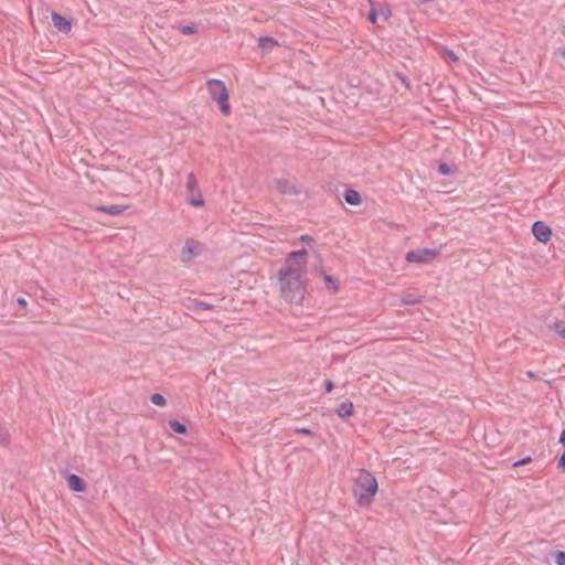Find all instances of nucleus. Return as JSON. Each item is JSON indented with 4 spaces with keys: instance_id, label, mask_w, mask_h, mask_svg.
I'll return each instance as SVG.
<instances>
[{
    "instance_id": "18",
    "label": "nucleus",
    "mask_w": 565,
    "mask_h": 565,
    "mask_svg": "<svg viewBox=\"0 0 565 565\" xmlns=\"http://www.w3.org/2000/svg\"><path fill=\"white\" fill-rule=\"evenodd\" d=\"M179 31L183 35H191L198 32V25L195 23L180 25Z\"/></svg>"
},
{
    "instance_id": "19",
    "label": "nucleus",
    "mask_w": 565,
    "mask_h": 565,
    "mask_svg": "<svg viewBox=\"0 0 565 565\" xmlns=\"http://www.w3.org/2000/svg\"><path fill=\"white\" fill-rule=\"evenodd\" d=\"M420 302V298L413 294H407L402 297V303L406 306L416 305Z\"/></svg>"
},
{
    "instance_id": "36",
    "label": "nucleus",
    "mask_w": 565,
    "mask_h": 565,
    "mask_svg": "<svg viewBox=\"0 0 565 565\" xmlns=\"http://www.w3.org/2000/svg\"><path fill=\"white\" fill-rule=\"evenodd\" d=\"M224 116H228L231 114V108H221Z\"/></svg>"
},
{
    "instance_id": "29",
    "label": "nucleus",
    "mask_w": 565,
    "mask_h": 565,
    "mask_svg": "<svg viewBox=\"0 0 565 565\" xmlns=\"http://www.w3.org/2000/svg\"><path fill=\"white\" fill-rule=\"evenodd\" d=\"M531 461H532L531 457H525L522 460L516 461L513 466H515V467L523 466V465L529 463Z\"/></svg>"
},
{
    "instance_id": "8",
    "label": "nucleus",
    "mask_w": 565,
    "mask_h": 565,
    "mask_svg": "<svg viewBox=\"0 0 565 565\" xmlns=\"http://www.w3.org/2000/svg\"><path fill=\"white\" fill-rule=\"evenodd\" d=\"M532 232L535 238L541 243H547L552 236L551 228L542 221H536L533 223Z\"/></svg>"
},
{
    "instance_id": "1",
    "label": "nucleus",
    "mask_w": 565,
    "mask_h": 565,
    "mask_svg": "<svg viewBox=\"0 0 565 565\" xmlns=\"http://www.w3.org/2000/svg\"><path fill=\"white\" fill-rule=\"evenodd\" d=\"M307 250L291 252L279 269L282 297L290 303L300 305L305 298L307 281Z\"/></svg>"
},
{
    "instance_id": "26",
    "label": "nucleus",
    "mask_w": 565,
    "mask_h": 565,
    "mask_svg": "<svg viewBox=\"0 0 565 565\" xmlns=\"http://www.w3.org/2000/svg\"><path fill=\"white\" fill-rule=\"evenodd\" d=\"M377 15H379L377 11L374 8H371V10L369 11V14H367V20L371 23H376Z\"/></svg>"
},
{
    "instance_id": "7",
    "label": "nucleus",
    "mask_w": 565,
    "mask_h": 565,
    "mask_svg": "<svg viewBox=\"0 0 565 565\" xmlns=\"http://www.w3.org/2000/svg\"><path fill=\"white\" fill-rule=\"evenodd\" d=\"M52 22L54 28L61 32L67 34L72 30L73 19L67 18L57 13L56 11H52L51 13Z\"/></svg>"
},
{
    "instance_id": "28",
    "label": "nucleus",
    "mask_w": 565,
    "mask_h": 565,
    "mask_svg": "<svg viewBox=\"0 0 565 565\" xmlns=\"http://www.w3.org/2000/svg\"><path fill=\"white\" fill-rule=\"evenodd\" d=\"M557 467L562 470H565V450L558 459Z\"/></svg>"
},
{
    "instance_id": "15",
    "label": "nucleus",
    "mask_w": 565,
    "mask_h": 565,
    "mask_svg": "<svg viewBox=\"0 0 565 565\" xmlns=\"http://www.w3.org/2000/svg\"><path fill=\"white\" fill-rule=\"evenodd\" d=\"M188 308L191 310H213L215 307L214 305L198 299H192L190 300V305L188 306Z\"/></svg>"
},
{
    "instance_id": "27",
    "label": "nucleus",
    "mask_w": 565,
    "mask_h": 565,
    "mask_svg": "<svg viewBox=\"0 0 565 565\" xmlns=\"http://www.w3.org/2000/svg\"><path fill=\"white\" fill-rule=\"evenodd\" d=\"M444 52H445V55L447 57H449L451 61L457 62L459 60L454 51L446 47Z\"/></svg>"
},
{
    "instance_id": "38",
    "label": "nucleus",
    "mask_w": 565,
    "mask_h": 565,
    "mask_svg": "<svg viewBox=\"0 0 565 565\" xmlns=\"http://www.w3.org/2000/svg\"><path fill=\"white\" fill-rule=\"evenodd\" d=\"M526 375H527L529 377H535V374H534L532 371H527V372H526Z\"/></svg>"
},
{
    "instance_id": "37",
    "label": "nucleus",
    "mask_w": 565,
    "mask_h": 565,
    "mask_svg": "<svg viewBox=\"0 0 565 565\" xmlns=\"http://www.w3.org/2000/svg\"><path fill=\"white\" fill-rule=\"evenodd\" d=\"M383 14H384L385 20H388V18L391 17V11L387 10L386 12H383Z\"/></svg>"
},
{
    "instance_id": "13",
    "label": "nucleus",
    "mask_w": 565,
    "mask_h": 565,
    "mask_svg": "<svg viewBox=\"0 0 565 565\" xmlns=\"http://www.w3.org/2000/svg\"><path fill=\"white\" fill-rule=\"evenodd\" d=\"M125 210H126V206H122V205H109V206L99 205V206H96V211L97 212L107 213L109 215H119Z\"/></svg>"
},
{
    "instance_id": "33",
    "label": "nucleus",
    "mask_w": 565,
    "mask_h": 565,
    "mask_svg": "<svg viewBox=\"0 0 565 565\" xmlns=\"http://www.w3.org/2000/svg\"><path fill=\"white\" fill-rule=\"evenodd\" d=\"M332 388H333V383H332V381H331V380H328V381L326 382V390H327V392H331V391H332Z\"/></svg>"
},
{
    "instance_id": "30",
    "label": "nucleus",
    "mask_w": 565,
    "mask_h": 565,
    "mask_svg": "<svg viewBox=\"0 0 565 565\" xmlns=\"http://www.w3.org/2000/svg\"><path fill=\"white\" fill-rule=\"evenodd\" d=\"M300 239H301L302 242H305V243H308V244H310V243H312V242H313V238H312L311 236L307 235V234L301 235Z\"/></svg>"
},
{
    "instance_id": "6",
    "label": "nucleus",
    "mask_w": 565,
    "mask_h": 565,
    "mask_svg": "<svg viewBox=\"0 0 565 565\" xmlns=\"http://www.w3.org/2000/svg\"><path fill=\"white\" fill-rule=\"evenodd\" d=\"M203 246L200 242L189 238L181 252V260L183 263H190L193 258L201 255Z\"/></svg>"
},
{
    "instance_id": "9",
    "label": "nucleus",
    "mask_w": 565,
    "mask_h": 565,
    "mask_svg": "<svg viewBox=\"0 0 565 565\" xmlns=\"http://www.w3.org/2000/svg\"><path fill=\"white\" fill-rule=\"evenodd\" d=\"M67 484L70 489L75 492H83L86 489V484L82 478L77 475H70L67 478Z\"/></svg>"
},
{
    "instance_id": "35",
    "label": "nucleus",
    "mask_w": 565,
    "mask_h": 565,
    "mask_svg": "<svg viewBox=\"0 0 565 565\" xmlns=\"http://www.w3.org/2000/svg\"><path fill=\"white\" fill-rule=\"evenodd\" d=\"M18 303H19V306H21V307H25V306H26V301H25V299H24V298H18Z\"/></svg>"
},
{
    "instance_id": "25",
    "label": "nucleus",
    "mask_w": 565,
    "mask_h": 565,
    "mask_svg": "<svg viewBox=\"0 0 565 565\" xmlns=\"http://www.w3.org/2000/svg\"><path fill=\"white\" fill-rule=\"evenodd\" d=\"M323 278H324L327 287L331 288L335 292L338 290V287L335 285V281L333 280V278L329 275H324Z\"/></svg>"
},
{
    "instance_id": "10",
    "label": "nucleus",
    "mask_w": 565,
    "mask_h": 565,
    "mask_svg": "<svg viewBox=\"0 0 565 565\" xmlns=\"http://www.w3.org/2000/svg\"><path fill=\"white\" fill-rule=\"evenodd\" d=\"M278 44L277 40L271 36L265 35L258 39V47L264 52H270Z\"/></svg>"
},
{
    "instance_id": "12",
    "label": "nucleus",
    "mask_w": 565,
    "mask_h": 565,
    "mask_svg": "<svg viewBox=\"0 0 565 565\" xmlns=\"http://www.w3.org/2000/svg\"><path fill=\"white\" fill-rule=\"evenodd\" d=\"M343 199L350 205H359L361 203V195L353 189H347L343 194Z\"/></svg>"
},
{
    "instance_id": "5",
    "label": "nucleus",
    "mask_w": 565,
    "mask_h": 565,
    "mask_svg": "<svg viewBox=\"0 0 565 565\" xmlns=\"http://www.w3.org/2000/svg\"><path fill=\"white\" fill-rule=\"evenodd\" d=\"M439 255L437 248H418L407 252L405 259L408 263L428 264Z\"/></svg>"
},
{
    "instance_id": "16",
    "label": "nucleus",
    "mask_w": 565,
    "mask_h": 565,
    "mask_svg": "<svg viewBox=\"0 0 565 565\" xmlns=\"http://www.w3.org/2000/svg\"><path fill=\"white\" fill-rule=\"evenodd\" d=\"M10 444V434L7 424L0 418V445L8 446Z\"/></svg>"
},
{
    "instance_id": "24",
    "label": "nucleus",
    "mask_w": 565,
    "mask_h": 565,
    "mask_svg": "<svg viewBox=\"0 0 565 565\" xmlns=\"http://www.w3.org/2000/svg\"><path fill=\"white\" fill-rule=\"evenodd\" d=\"M554 562H555L557 565H565V552H563V551H557V552L554 554Z\"/></svg>"
},
{
    "instance_id": "4",
    "label": "nucleus",
    "mask_w": 565,
    "mask_h": 565,
    "mask_svg": "<svg viewBox=\"0 0 565 565\" xmlns=\"http://www.w3.org/2000/svg\"><path fill=\"white\" fill-rule=\"evenodd\" d=\"M211 98L217 103V106H230L228 92L223 81L210 79L206 83Z\"/></svg>"
},
{
    "instance_id": "31",
    "label": "nucleus",
    "mask_w": 565,
    "mask_h": 565,
    "mask_svg": "<svg viewBox=\"0 0 565 565\" xmlns=\"http://www.w3.org/2000/svg\"><path fill=\"white\" fill-rule=\"evenodd\" d=\"M296 431L303 435H312V431L308 428H298Z\"/></svg>"
},
{
    "instance_id": "22",
    "label": "nucleus",
    "mask_w": 565,
    "mask_h": 565,
    "mask_svg": "<svg viewBox=\"0 0 565 565\" xmlns=\"http://www.w3.org/2000/svg\"><path fill=\"white\" fill-rule=\"evenodd\" d=\"M562 338L565 339V322L556 320L552 327Z\"/></svg>"
},
{
    "instance_id": "2",
    "label": "nucleus",
    "mask_w": 565,
    "mask_h": 565,
    "mask_svg": "<svg viewBox=\"0 0 565 565\" xmlns=\"http://www.w3.org/2000/svg\"><path fill=\"white\" fill-rule=\"evenodd\" d=\"M379 489L376 478L369 471L362 470L354 480L353 492L360 505H369Z\"/></svg>"
},
{
    "instance_id": "23",
    "label": "nucleus",
    "mask_w": 565,
    "mask_h": 565,
    "mask_svg": "<svg viewBox=\"0 0 565 565\" xmlns=\"http://www.w3.org/2000/svg\"><path fill=\"white\" fill-rule=\"evenodd\" d=\"M438 172L443 175H451L454 173V169L447 163H440L438 166Z\"/></svg>"
},
{
    "instance_id": "11",
    "label": "nucleus",
    "mask_w": 565,
    "mask_h": 565,
    "mask_svg": "<svg viewBox=\"0 0 565 565\" xmlns=\"http://www.w3.org/2000/svg\"><path fill=\"white\" fill-rule=\"evenodd\" d=\"M277 189L282 194H297L298 191L296 186L286 179H280L277 181Z\"/></svg>"
},
{
    "instance_id": "3",
    "label": "nucleus",
    "mask_w": 565,
    "mask_h": 565,
    "mask_svg": "<svg viewBox=\"0 0 565 565\" xmlns=\"http://www.w3.org/2000/svg\"><path fill=\"white\" fill-rule=\"evenodd\" d=\"M185 194H186V202L190 205H192L194 207H201L204 205V200H203L201 190L199 188L198 180L193 172H190L186 177Z\"/></svg>"
},
{
    "instance_id": "34",
    "label": "nucleus",
    "mask_w": 565,
    "mask_h": 565,
    "mask_svg": "<svg viewBox=\"0 0 565 565\" xmlns=\"http://www.w3.org/2000/svg\"><path fill=\"white\" fill-rule=\"evenodd\" d=\"M559 443L563 445L564 450H565V430H563L561 434Z\"/></svg>"
},
{
    "instance_id": "14",
    "label": "nucleus",
    "mask_w": 565,
    "mask_h": 565,
    "mask_svg": "<svg viewBox=\"0 0 565 565\" xmlns=\"http://www.w3.org/2000/svg\"><path fill=\"white\" fill-rule=\"evenodd\" d=\"M337 414L341 418H349L353 415V404L351 402H343L339 405Z\"/></svg>"
},
{
    "instance_id": "39",
    "label": "nucleus",
    "mask_w": 565,
    "mask_h": 565,
    "mask_svg": "<svg viewBox=\"0 0 565 565\" xmlns=\"http://www.w3.org/2000/svg\"><path fill=\"white\" fill-rule=\"evenodd\" d=\"M518 106H531L530 104L520 103Z\"/></svg>"
},
{
    "instance_id": "20",
    "label": "nucleus",
    "mask_w": 565,
    "mask_h": 565,
    "mask_svg": "<svg viewBox=\"0 0 565 565\" xmlns=\"http://www.w3.org/2000/svg\"><path fill=\"white\" fill-rule=\"evenodd\" d=\"M393 76L395 78H397L402 84L403 86L406 88V89H409L411 88V82L408 79V77L402 73V72H398V71H394L393 72Z\"/></svg>"
},
{
    "instance_id": "32",
    "label": "nucleus",
    "mask_w": 565,
    "mask_h": 565,
    "mask_svg": "<svg viewBox=\"0 0 565 565\" xmlns=\"http://www.w3.org/2000/svg\"><path fill=\"white\" fill-rule=\"evenodd\" d=\"M555 55H558V56H562L563 58H565V47H558L555 51Z\"/></svg>"
},
{
    "instance_id": "17",
    "label": "nucleus",
    "mask_w": 565,
    "mask_h": 565,
    "mask_svg": "<svg viewBox=\"0 0 565 565\" xmlns=\"http://www.w3.org/2000/svg\"><path fill=\"white\" fill-rule=\"evenodd\" d=\"M169 427L171 428V430H173L174 433H178V434H184L186 431L185 425L180 423L177 419H171L169 422Z\"/></svg>"
},
{
    "instance_id": "21",
    "label": "nucleus",
    "mask_w": 565,
    "mask_h": 565,
    "mask_svg": "<svg viewBox=\"0 0 565 565\" xmlns=\"http://www.w3.org/2000/svg\"><path fill=\"white\" fill-rule=\"evenodd\" d=\"M150 401H151L152 404H154L157 406H161V407L167 404V401H166L164 396L159 394V393H153L150 396Z\"/></svg>"
}]
</instances>
